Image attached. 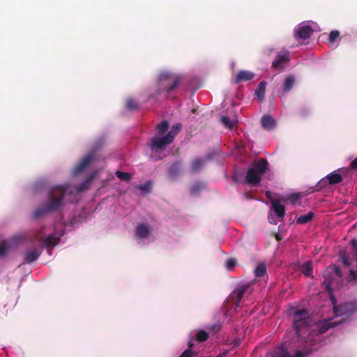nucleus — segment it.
I'll return each mask as SVG.
<instances>
[{
  "mask_svg": "<svg viewBox=\"0 0 357 357\" xmlns=\"http://www.w3.org/2000/svg\"><path fill=\"white\" fill-rule=\"evenodd\" d=\"M204 160L202 158L195 159L191 164V171L192 172H198L204 165Z\"/></svg>",
  "mask_w": 357,
  "mask_h": 357,
  "instance_id": "25",
  "label": "nucleus"
},
{
  "mask_svg": "<svg viewBox=\"0 0 357 357\" xmlns=\"http://www.w3.org/2000/svg\"><path fill=\"white\" fill-rule=\"evenodd\" d=\"M248 289V285H242L236 289L229 296V300L236 307H238L240 302Z\"/></svg>",
  "mask_w": 357,
  "mask_h": 357,
  "instance_id": "11",
  "label": "nucleus"
},
{
  "mask_svg": "<svg viewBox=\"0 0 357 357\" xmlns=\"http://www.w3.org/2000/svg\"><path fill=\"white\" fill-rule=\"evenodd\" d=\"M205 187V183L200 181L195 182L190 188V193L192 195H199L201 190H202Z\"/></svg>",
  "mask_w": 357,
  "mask_h": 357,
  "instance_id": "23",
  "label": "nucleus"
},
{
  "mask_svg": "<svg viewBox=\"0 0 357 357\" xmlns=\"http://www.w3.org/2000/svg\"><path fill=\"white\" fill-rule=\"evenodd\" d=\"M10 249V245L6 241L0 243V257H6Z\"/></svg>",
  "mask_w": 357,
  "mask_h": 357,
  "instance_id": "31",
  "label": "nucleus"
},
{
  "mask_svg": "<svg viewBox=\"0 0 357 357\" xmlns=\"http://www.w3.org/2000/svg\"><path fill=\"white\" fill-rule=\"evenodd\" d=\"M136 235L139 238H144L149 235V227L146 224H140L136 228Z\"/></svg>",
  "mask_w": 357,
  "mask_h": 357,
  "instance_id": "20",
  "label": "nucleus"
},
{
  "mask_svg": "<svg viewBox=\"0 0 357 357\" xmlns=\"http://www.w3.org/2000/svg\"><path fill=\"white\" fill-rule=\"evenodd\" d=\"M116 176L121 181H129L131 178V175L128 172H123L121 171L116 172Z\"/></svg>",
  "mask_w": 357,
  "mask_h": 357,
  "instance_id": "36",
  "label": "nucleus"
},
{
  "mask_svg": "<svg viewBox=\"0 0 357 357\" xmlns=\"http://www.w3.org/2000/svg\"><path fill=\"white\" fill-rule=\"evenodd\" d=\"M221 123L227 128L231 129L234 127V122L227 116H222L220 117Z\"/></svg>",
  "mask_w": 357,
  "mask_h": 357,
  "instance_id": "34",
  "label": "nucleus"
},
{
  "mask_svg": "<svg viewBox=\"0 0 357 357\" xmlns=\"http://www.w3.org/2000/svg\"><path fill=\"white\" fill-rule=\"evenodd\" d=\"M193 352L190 348L185 349L179 357H192Z\"/></svg>",
  "mask_w": 357,
  "mask_h": 357,
  "instance_id": "42",
  "label": "nucleus"
},
{
  "mask_svg": "<svg viewBox=\"0 0 357 357\" xmlns=\"http://www.w3.org/2000/svg\"><path fill=\"white\" fill-rule=\"evenodd\" d=\"M324 284L326 285V287L327 289H328L330 288V287L331 286V281L328 280L326 277L325 278V280L324 281Z\"/></svg>",
  "mask_w": 357,
  "mask_h": 357,
  "instance_id": "45",
  "label": "nucleus"
},
{
  "mask_svg": "<svg viewBox=\"0 0 357 357\" xmlns=\"http://www.w3.org/2000/svg\"><path fill=\"white\" fill-rule=\"evenodd\" d=\"M314 215V213L310 211L307 214L300 215L296 218V222L297 225H303L310 222L312 220Z\"/></svg>",
  "mask_w": 357,
  "mask_h": 357,
  "instance_id": "24",
  "label": "nucleus"
},
{
  "mask_svg": "<svg viewBox=\"0 0 357 357\" xmlns=\"http://www.w3.org/2000/svg\"><path fill=\"white\" fill-rule=\"evenodd\" d=\"M332 268L337 276L342 277L341 269L338 266L334 265Z\"/></svg>",
  "mask_w": 357,
  "mask_h": 357,
  "instance_id": "43",
  "label": "nucleus"
},
{
  "mask_svg": "<svg viewBox=\"0 0 357 357\" xmlns=\"http://www.w3.org/2000/svg\"><path fill=\"white\" fill-rule=\"evenodd\" d=\"M208 338V334L205 331H199L196 335V340L199 342H204Z\"/></svg>",
  "mask_w": 357,
  "mask_h": 357,
  "instance_id": "35",
  "label": "nucleus"
},
{
  "mask_svg": "<svg viewBox=\"0 0 357 357\" xmlns=\"http://www.w3.org/2000/svg\"><path fill=\"white\" fill-rule=\"evenodd\" d=\"M95 174H91L87 178L78 186H73L70 184H65L63 185H56L49 191L48 201H62L67 195H70L74 192H80L89 188V185L95 178Z\"/></svg>",
  "mask_w": 357,
  "mask_h": 357,
  "instance_id": "1",
  "label": "nucleus"
},
{
  "mask_svg": "<svg viewBox=\"0 0 357 357\" xmlns=\"http://www.w3.org/2000/svg\"><path fill=\"white\" fill-rule=\"evenodd\" d=\"M236 261L234 258H229L226 261V267L228 270H231L236 265Z\"/></svg>",
  "mask_w": 357,
  "mask_h": 357,
  "instance_id": "40",
  "label": "nucleus"
},
{
  "mask_svg": "<svg viewBox=\"0 0 357 357\" xmlns=\"http://www.w3.org/2000/svg\"><path fill=\"white\" fill-rule=\"evenodd\" d=\"M307 354H304L301 351H297L295 353V357H305Z\"/></svg>",
  "mask_w": 357,
  "mask_h": 357,
  "instance_id": "46",
  "label": "nucleus"
},
{
  "mask_svg": "<svg viewBox=\"0 0 357 357\" xmlns=\"http://www.w3.org/2000/svg\"><path fill=\"white\" fill-rule=\"evenodd\" d=\"M43 229V228H41L40 230H37L34 232L33 236L29 239L31 243H33L34 241L43 243L41 248L54 247L59 243L61 241L60 236H56L52 234L45 238Z\"/></svg>",
  "mask_w": 357,
  "mask_h": 357,
  "instance_id": "5",
  "label": "nucleus"
},
{
  "mask_svg": "<svg viewBox=\"0 0 357 357\" xmlns=\"http://www.w3.org/2000/svg\"><path fill=\"white\" fill-rule=\"evenodd\" d=\"M313 33V29L310 26H298L295 29L294 36L296 38L306 40L310 38Z\"/></svg>",
  "mask_w": 357,
  "mask_h": 357,
  "instance_id": "13",
  "label": "nucleus"
},
{
  "mask_svg": "<svg viewBox=\"0 0 357 357\" xmlns=\"http://www.w3.org/2000/svg\"><path fill=\"white\" fill-rule=\"evenodd\" d=\"M335 317H349L357 313V300L333 306Z\"/></svg>",
  "mask_w": 357,
  "mask_h": 357,
  "instance_id": "6",
  "label": "nucleus"
},
{
  "mask_svg": "<svg viewBox=\"0 0 357 357\" xmlns=\"http://www.w3.org/2000/svg\"><path fill=\"white\" fill-rule=\"evenodd\" d=\"M350 166L353 169L357 170V157L351 162Z\"/></svg>",
  "mask_w": 357,
  "mask_h": 357,
  "instance_id": "44",
  "label": "nucleus"
},
{
  "mask_svg": "<svg viewBox=\"0 0 357 357\" xmlns=\"http://www.w3.org/2000/svg\"><path fill=\"white\" fill-rule=\"evenodd\" d=\"M98 160V149H93L85 155L81 161L75 167L73 171L74 176L82 172L90 164Z\"/></svg>",
  "mask_w": 357,
  "mask_h": 357,
  "instance_id": "7",
  "label": "nucleus"
},
{
  "mask_svg": "<svg viewBox=\"0 0 357 357\" xmlns=\"http://www.w3.org/2000/svg\"><path fill=\"white\" fill-rule=\"evenodd\" d=\"M181 77L180 75L166 71L160 73L159 76V81L161 86L167 93L175 90L181 83Z\"/></svg>",
  "mask_w": 357,
  "mask_h": 357,
  "instance_id": "4",
  "label": "nucleus"
},
{
  "mask_svg": "<svg viewBox=\"0 0 357 357\" xmlns=\"http://www.w3.org/2000/svg\"><path fill=\"white\" fill-rule=\"evenodd\" d=\"M340 257L342 259V264L345 266L349 267L350 266V262L348 257L347 256L345 252H340Z\"/></svg>",
  "mask_w": 357,
  "mask_h": 357,
  "instance_id": "41",
  "label": "nucleus"
},
{
  "mask_svg": "<svg viewBox=\"0 0 357 357\" xmlns=\"http://www.w3.org/2000/svg\"><path fill=\"white\" fill-rule=\"evenodd\" d=\"M261 126L264 129L270 130L275 126V121L271 115H264L261 119Z\"/></svg>",
  "mask_w": 357,
  "mask_h": 357,
  "instance_id": "19",
  "label": "nucleus"
},
{
  "mask_svg": "<svg viewBox=\"0 0 357 357\" xmlns=\"http://www.w3.org/2000/svg\"><path fill=\"white\" fill-rule=\"evenodd\" d=\"M347 170L344 168L338 169L332 172L331 173L326 175L325 177L321 178L317 185L313 188L311 192L314 191H319L327 185H333L340 183L343 180L342 174H346Z\"/></svg>",
  "mask_w": 357,
  "mask_h": 357,
  "instance_id": "3",
  "label": "nucleus"
},
{
  "mask_svg": "<svg viewBox=\"0 0 357 357\" xmlns=\"http://www.w3.org/2000/svg\"><path fill=\"white\" fill-rule=\"evenodd\" d=\"M209 328L213 330V331H218L220 330V326L219 324H214L211 327H210Z\"/></svg>",
  "mask_w": 357,
  "mask_h": 357,
  "instance_id": "47",
  "label": "nucleus"
},
{
  "mask_svg": "<svg viewBox=\"0 0 357 357\" xmlns=\"http://www.w3.org/2000/svg\"><path fill=\"white\" fill-rule=\"evenodd\" d=\"M342 323V319L340 321H333L332 319H326L321 322H320L318 325L319 327V333H326L329 328H334L339 324Z\"/></svg>",
  "mask_w": 357,
  "mask_h": 357,
  "instance_id": "16",
  "label": "nucleus"
},
{
  "mask_svg": "<svg viewBox=\"0 0 357 357\" xmlns=\"http://www.w3.org/2000/svg\"><path fill=\"white\" fill-rule=\"evenodd\" d=\"M266 86V82L265 81H262L259 82L258 84L255 91V94L257 96L259 100H263L264 99L265 96V90Z\"/></svg>",
  "mask_w": 357,
  "mask_h": 357,
  "instance_id": "22",
  "label": "nucleus"
},
{
  "mask_svg": "<svg viewBox=\"0 0 357 357\" xmlns=\"http://www.w3.org/2000/svg\"><path fill=\"white\" fill-rule=\"evenodd\" d=\"M301 271L306 276H310L312 273V266L310 261L305 262L301 266Z\"/></svg>",
  "mask_w": 357,
  "mask_h": 357,
  "instance_id": "29",
  "label": "nucleus"
},
{
  "mask_svg": "<svg viewBox=\"0 0 357 357\" xmlns=\"http://www.w3.org/2000/svg\"><path fill=\"white\" fill-rule=\"evenodd\" d=\"M290 60L289 52L283 51L279 52L272 62V67L279 71L284 70Z\"/></svg>",
  "mask_w": 357,
  "mask_h": 357,
  "instance_id": "10",
  "label": "nucleus"
},
{
  "mask_svg": "<svg viewBox=\"0 0 357 357\" xmlns=\"http://www.w3.org/2000/svg\"><path fill=\"white\" fill-rule=\"evenodd\" d=\"M311 322V319L307 318L305 319L301 320L299 321H294V327L296 330V334L300 336L301 331L307 327Z\"/></svg>",
  "mask_w": 357,
  "mask_h": 357,
  "instance_id": "21",
  "label": "nucleus"
},
{
  "mask_svg": "<svg viewBox=\"0 0 357 357\" xmlns=\"http://www.w3.org/2000/svg\"><path fill=\"white\" fill-rule=\"evenodd\" d=\"M43 248H33L24 253V263L31 264L36 261L42 254Z\"/></svg>",
  "mask_w": 357,
  "mask_h": 357,
  "instance_id": "15",
  "label": "nucleus"
},
{
  "mask_svg": "<svg viewBox=\"0 0 357 357\" xmlns=\"http://www.w3.org/2000/svg\"><path fill=\"white\" fill-rule=\"evenodd\" d=\"M300 114L303 116L307 114V111L305 108L303 107L300 109Z\"/></svg>",
  "mask_w": 357,
  "mask_h": 357,
  "instance_id": "48",
  "label": "nucleus"
},
{
  "mask_svg": "<svg viewBox=\"0 0 357 357\" xmlns=\"http://www.w3.org/2000/svg\"><path fill=\"white\" fill-rule=\"evenodd\" d=\"M63 202H49L46 207L38 208L34 212V217L39 218L45 215L47 212L59 209Z\"/></svg>",
  "mask_w": 357,
  "mask_h": 357,
  "instance_id": "14",
  "label": "nucleus"
},
{
  "mask_svg": "<svg viewBox=\"0 0 357 357\" xmlns=\"http://www.w3.org/2000/svg\"><path fill=\"white\" fill-rule=\"evenodd\" d=\"M192 345H193V344H192V341H190V342H189V347H192Z\"/></svg>",
  "mask_w": 357,
  "mask_h": 357,
  "instance_id": "51",
  "label": "nucleus"
},
{
  "mask_svg": "<svg viewBox=\"0 0 357 357\" xmlns=\"http://www.w3.org/2000/svg\"><path fill=\"white\" fill-rule=\"evenodd\" d=\"M307 318H310L309 314L308 312L305 309L296 310L294 314V321H299L301 320L305 319Z\"/></svg>",
  "mask_w": 357,
  "mask_h": 357,
  "instance_id": "27",
  "label": "nucleus"
},
{
  "mask_svg": "<svg viewBox=\"0 0 357 357\" xmlns=\"http://www.w3.org/2000/svg\"><path fill=\"white\" fill-rule=\"evenodd\" d=\"M126 105L128 109H136L138 107L137 102L132 98H128L126 100Z\"/></svg>",
  "mask_w": 357,
  "mask_h": 357,
  "instance_id": "37",
  "label": "nucleus"
},
{
  "mask_svg": "<svg viewBox=\"0 0 357 357\" xmlns=\"http://www.w3.org/2000/svg\"><path fill=\"white\" fill-rule=\"evenodd\" d=\"M276 238H277V240H278V241L280 240V238H279V236H276Z\"/></svg>",
  "mask_w": 357,
  "mask_h": 357,
  "instance_id": "52",
  "label": "nucleus"
},
{
  "mask_svg": "<svg viewBox=\"0 0 357 357\" xmlns=\"http://www.w3.org/2000/svg\"><path fill=\"white\" fill-rule=\"evenodd\" d=\"M351 243L354 245V247H355V248L356 247L357 243H356V241L355 239L351 240Z\"/></svg>",
  "mask_w": 357,
  "mask_h": 357,
  "instance_id": "50",
  "label": "nucleus"
},
{
  "mask_svg": "<svg viewBox=\"0 0 357 357\" xmlns=\"http://www.w3.org/2000/svg\"><path fill=\"white\" fill-rule=\"evenodd\" d=\"M255 74L250 71L241 70L235 77V82L239 83L241 82H246L251 80L254 78Z\"/></svg>",
  "mask_w": 357,
  "mask_h": 357,
  "instance_id": "18",
  "label": "nucleus"
},
{
  "mask_svg": "<svg viewBox=\"0 0 357 357\" xmlns=\"http://www.w3.org/2000/svg\"><path fill=\"white\" fill-rule=\"evenodd\" d=\"M339 36H340V32L337 30H333V31H331V33L329 34L328 40L331 43H333Z\"/></svg>",
  "mask_w": 357,
  "mask_h": 357,
  "instance_id": "39",
  "label": "nucleus"
},
{
  "mask_svg": "<svg viewBox=\"0 0 357 357\" xmlns=\"http://www.w3.org/2000/svg\"><path fill=\"white\" fill-rule=\"evenodd\" d=\"M268 167V162L265 158L254 162L247 171L246 182L255 186L259 184L261 180V175L265 173Z\"/></svg>",
  "mask_w": 357,
  "mask_h": 357,
  "instance_id": "2",
  "label": "nucleus"
},
{
  "mask_svg": "<svg viewBox=\"0 0 357 357\" xmlns=\"http://www.w3.org/2000/svg\"><path fill=\"white\" fill-rule=\"evenodd\" d=\"M227 351H225L222 354H220L217 357H227Z\"/></svg>",
  "mask_w": 357,
  "mask_h": 357,
  "instance_id": "49",
  "label": "nucleus"
},
{
  "mask_svg": "<svg viewBox=\"0 0 357 357\" xmlns=\"http://www.w3.org/2000/svg\"><path fill=\"white\" fill-rule=\"evenodd\" d=\"M266 271V266L264 264H260L255 269V275L256 277L260 278L264 275Z\"/></svg>",
  "mask_w": 357,
  "mask_h": 357,
  "instance_id": "32",
  "label": "nucleus"
},
{
  "mask_svg": "<svg viewBox=\"0 0 357 357\" xmlns=\"http://www.w3.org/2000/svg\"><path fill=\"white\" fill-rule=\"evenodd\" d=\"M179 169L180 163L178 162H174L168 170L169 175L172 178L176 177L178 174Z\"/></svg>",
  "mask_w": 357,
  "mask_h": 357,
  "instance_id": "28",
  "label": "nucleus"
},
{
  "mask_svg": "<svg viewBox=\"0 0 357 357\" xmlns=\"http://www.w3.org/2000/svg\"><path fill=\"white\" fill-rule=\"evenodd\" d=\"M172 142V135H166L163 137H153L147 143V146L150 147L153 151L159 152Z\"/></svg>",
  "mask_w": 357,
  "mask_h": 357,
  "instance_id": "8",
  "label": "nucleus"
},
{
  "mask_svg": "<svg viewBox=\"0 0 357 357\" xmlns=\"http://www.w3.org/2000/svg\"><path fill=\"white\" fill-rule=\"evenodd\" d=\"M267 198L269 199V201H300L302 199L304 198V197L307 195L305 192H293L291 194H289L287 195V197H277L272 199L271 195V193L269 191H267L266 192Z\"/></svg>",
  "mask_w": 357,
  "mask_h": 357,
  "instance_id": "12",
  "label": "nucleus"
},
{
  "mask_svg": "<svg viewBox=\"0 0 357 357\" xmlns=\"http://www.w3.org/2000/svg\"><path fill=\"white\" fill-rule=\"evenodd\" d=\"M272 206L269 212L268 220L271 224L276 225L281 221L285 214V208L281 202H271Z\"/></svg>",
  "mask_w": 357,
  "mask_h": 357,
  "instance_id": "9",
  "label": "nucleus"
},
{
  "mask_svg": "<svg viewBox=\"0 0 357 357\" xmlns=\"http://www.w3.org/2000/svg\"><path fill=\"white\" fill-rule=\"evenodd\" d=\"M181 128H182V126L181 123H176L175 125H174L171 129L170 131H169L167 135H172V142L174 140V138L176 137V135L180 132V130H181Z\"/></svg>",
  "mask_w": 357,
  "mask_h": 357,
  "instance_id": "33",
  "label": "nucleus"
},
{
  "mask_svg": "<svg viewBox=\"0 0 357 357\" xmlns=\"http://www.w3.org/2000/svg\"><path fill=\"white\" fill-rule=\"evenodd\" d=\"M169 128V122L167 120H163L157 125L156 130L159 135H162L167 132Z\"/></svg>",
  "mask_w": 357,
  "mask_h": 357,
  "instance_id": "26",
  "label": "nucleus"
},
{
  "mask_svg": "<svg viewBox=\"0 0 357 357\" xmlns=\"http://www.w3.org/2000/svg\"><path fill=\"white\" fill-rule=\"evenodd\" d=\"M272 357H291V354L288 352L287 349L283 346L278 348L275 354Z\"/></svg>",
  "mask_w": 357,
  "mask_h": 357,
  "instance_id": "30",
  "label": "nucleus"
},
{
  "mask_svg": "<svg viewBox=\"0 0 357 357\" xmlns=\"http://www.w3.org/2000/svg\"><path fill=\"white\" fill-rule=\"evenodd\" d=\"M138 188L144 193H148L150 192L151 188V181H147L143 185H140L138 186Z\"/></svg>",
  "mask_w": 357,
  "mask_h": 357,
  "instance_id": "38",
  "label": "nucleus"
},
{
  "mask_svg": "<svg viewBox=\"0 0 357 357\" xmlns=\"http://www.w3.org/2000/svg\"><path fill=\"white\" fill-rule=\"evenodd\" d=\"M295 77L292 75H287L284 81V83L281 88V92L279 93L280 96H282L284 94L289 93L295 84Z\"/></svg>",
  "mask_w": 357,
  "mask_h": 357,
  "instance_id": "17",
  "label": "nucleus"
}]
</instances>
